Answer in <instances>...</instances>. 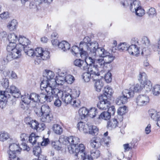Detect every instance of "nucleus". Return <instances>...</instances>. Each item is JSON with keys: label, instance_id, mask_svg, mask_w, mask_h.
<instances>
[{"label": "nucleus", "instance_id": "obj_51", "mask_svg": "<svg viewBox=\"0 0 160 160\" xmlns=\"http://www.w3.org/2000/svg\"><path fill=\"white\" fill-rule=\"evenodd\" d=\"M82 77L84 81L86 82H89L92 79V74L88 72L84 73L82 74Z\"/></svg>", "mask_w": 160, "mask_h": 160}, {"label": "nucleus", "instance_id": "obj_16", "mask_svg": "<svg viewBox=\"0 0 160 160\" xmlns=\"http://www.w3.org/2000/svg\"><path fill=\"white\" fill-rule=\"evenodd\" d=\"M47 93V94L46 95L43 93H41L39 96V98L40 101L41 100L42 102H45L46 101L48 102H51L53 99L54 96L55 97V95L52 92L51 90H49V92H47L46 91Z\"/></svg>", "mask_w": 160, "mask_h": 160}, {"label": "nucleus", "instance_id": "obj_60", "mask_svg": "<svg viewBox=\"0 0 160 160\" xmlns=\"http://www.w3.org/2000/svg\"><path fill=\"white\" fill-rule=\"evenodd\" d=\"M91 154L92 157L94 158H97L100 156V151L96 149L92 150L91 152Z\"/></svg>", "mask_w": 160, "mask_h": 160}, {"label": "nucleus", "instance_id": "obj_28", "mask_svg": "<svg viewBox=\"0 0 160 160\" xmlns=\"http://www.w3.org/2000/svg\"><path fill=\"white\" fill-rule=\"evenodd\" d=\"M111 117V115L109 112L107 111H104L101 113L98 119L100 120H108Z\"/></svg>", "mask_w": 160, "mask_h": 160}, {"label": "nucleus", "instance_id": "obj_58", "mask_svg": "<svg viewBox=\"0 0 160 160\" xmlns=\"http://www.w3.org/2000/svg\"><path fill=\"white\" fill-rule=\"evenodd\" d=\"M21 98L23 103L28 104L31 102V99L30 98V95H29L28 94L27 95H25L24 96H22Z\"/></svg>", "mask_w": 160, "mask_h": 160}, {"label": "nucleus", "instance_id": "obj_40", "mask_svg": "<svg viewBox=\"0 0 160 160\" xmlns=\"http://www.w3.org/2000/svg\"><path fill=\"white\" fill-rule=\"evenodd\" d=\"M65 82H66L65 77L58 76L57 77L56 79H55V82L53 83H54L53 86L55 85L56 84L58 85H62Z\"/></svg>", "mask_w": 160, "mask_h": 160}, {"label": "nucleus", "instance_id": "obj_46", "mask_svg": "<svg viewBox=\"0 0 160 160\" xmlns=\"http://www.w3.org/2000/svg\"><path fill=\"white\" fill-rule=\"evenodd\" d=\"M86 57L84 58H82L85 59V62L87 64V67H88V65L89 66L90 65H92L93 63H95V59H93L92 58L89 57Z\"/></svg>", "mask_w": 160, "mask_h": 160}, {"label": "nucleus", "instance_id": "obj_2", "mask_svg": "<svg viewBox=\"0 0 160 160\" xmlns=\"http://www.w3.org/2000/svg\"><path fill=\"white\" fill-rule=\"evenodd\" d=\"M52 92L55 95V97L61 98L62 101L66 104L71 103L73 99L71 94L68 93H64L58 88L54 89Z\"/></svg>", "mask_w": 160, "mask_h": 160}, {"label": "nucleus", "instance_id": "obj_12", "mask_svg": "<svg viewBox=\"0 0 160 160\" xmlns=\"http://www.w3.org/2000/svg\"><path fill=\"white\" fill-rule=\"evenodd\" d=\"M34 110L37 115H41L43 114H50L51 112V109L49 106L46 104L42 105L41 108L35 107Z\"/></svg>", "mask_w": 160, "mask_h": 160}, {"label": "nucleus", "instance_id": "obj_11", "mask_svg": "<svg viewBox=\"0 0 160 160\" xmlns=\"http://www.w3.org/2000/svg\"><path fill=\"white\" fill-rule=\"evenodd\" d=\"M51 42L53 45L55 46L58 45V47L64 51L69 50L70 48V44L65 41L59 42L57 39H54L52 40Z\"/></svg>", "mask_w": 160, "mask_h": 160}, {"label": "nucleus", "instance_id": "obj_59", "mask_svg": "<svg viewBox=\"0 0 160 160\" xmlns=\"http://www.w3.org/2000/svg\"><path fill=\"white\" fill-rule=\"evenodd\" d=\"M65 77L66 82L68 84H72L74 80V77L70 75H67Z\"/></svg>", "mask_w": 160, "mask_h": 160}, {"label": "nucleus", "instance_id": "obj_48", "mask_svg": "<svg viewBox=\"0 0 160 160\" xmlns=\"http://www.w3.org/2000/svg\"><path fill=\"white\" fill-rule=\"evenodd\" d=\"M152 92L155 96H158L160 94V85L157 84L153 88Z\"/></svg>", "mask_w": 160, "mask_h": 160}, {"label": "nucleus", "instance_id": "obj_20", "mask_svg": "<svg viewBox=\"0 0 160 160\" xmlns=\"http://www.w3.org/2000/svg\"><path fill=\"white\" fill-rule=\"evenodd\" d=\"M126 108L125 106H124L122 107H120L118 108L117 110L118 115L116 116L117 118L119 120L120 123L123 120V117L122 116L126 113Z\"/></svg>", "mask_w": 160, "mask_h": 160}, {"label": "nucleus", "instance_id": "obj_42", "mask_svg": "<svg viewBox=\"0 0 160 160\" xmlns=\"http://www.w3.org/2000/svg\"><path fill=\"white\" fill-rule=\"evenodd\" d=\"M88 115L92 118L95 117L98 113L97 109L94 107L91 108L89 110H88Z\"/></svg>", "mask_w": 160, "mask_h": 160}, {"label": "nucleus", "instance_id": "obj_61", "mask_svg": "<svg viewBox=\"0 0 160 160\" xmlns=\"http://www.w3.org/2000/svg\"><path fill=\"white\" fill-rule=\"evenodd\" d=\"M90 41L91 39L89 37H86L83 39V42H81L80 43V46L81 45L82 43H83V46H84V47H83L84 48H85L86 47H87V44L90 42Z\"/></svg>", "mask_w": 160, "mask_h": 160}, {"label": "nucleus", "instance_id": "obj_45", "mask_svg": "<svg viewBox=\"0 0 160 160\" xmlns=\"http://www.w3.org/2000/svg\"><path fill=\"white\" fill-rule=\"evenodd\" d=\"M30 98L32 102H40L39 95L35 93H32L30 95Z\"/></svg>", "mask_w": 160, "mask_h": 160}, {"label": "nucleus", "instance_id": "obj_1", "mask_svg": "<svg viewBox=\"0 0 160 160\" xmlns=\"http://www.w3.org/2000/svg\"><path fill=\"white\" fill-rule=\"evenodd\" d=\"M45 76L41 83V88L42 90L44 89L45 91L49 92V90L52 92L54 88L52 87L55 82V79H54L55 76L54 73L52 71L46 70L44 73Z\"/></svg>", "mask_w": 160, "mask_h": 160}, {"label": "nucleus", "instance_id": "obj_50", "mask_svg": "<svg viewBox=\"0 0 160 160\" xmlns=\"http://www.w3.org/2000/svg\"><path fill=\"white\" fill-rule=\"evenodd\" d=\"M9 138L8 134L5 132H0V141H4Z\"/></svg>", "mask_w": 160, "mask_h": 160}, {"label": "nucleus", "instance_id": "obj_18", "mask_svg": "<svg viewBox=\"0 0 160 160\" xmlns=\"http://www.w3.org/2000/svg\"><path fill=\"white\" fill-rule=\"evenodd\" d=\"M122 122L120 123L119 120L115 117L114 118H112L109 122L107 123V127L111 129H114L117 127L120 128L122 124Z\"/></svg>", "mask_w": 160, "mask_h": 160}, {"label": "nucleus", "instance_id": "obj_52", "mask_svg": "<svg viewBox=\"0 0 160 160\" xmlns=\"http://www.w3.org/2000/svg\"><path fill=\"white\" fill-rule=\"evenodd\" d=\"M10 52L16 59L19 58L21 55V51L19 49H18L17 48H14Z\"/></svg>", "mask_w": 160, "mask_h": 160}, {"label": "nucleus", "instance_id": "obj_49", "mask_svg": "<svg viewBox=\"0 0 160 160\" xmlns=\"http://www.w3.org/2000/svg\"><path fill=\"white\" fill-rule=\"evenodd\" d=\"M143 88V83L140 82V84H137L135 85L133 88L134 90H133L131 88L129 90H131L133 91V92H138L141 91Z\"/></svg>", "mask_w": 160, "mask_h": 160}, {"label": "nucleus", "instance_id": "obj_5", "mask_svg": "<svg viewBox=\"0 0 160 160\" xmlns=\"http://www.w3.org/2000/svg\"><path fill=\"white\" fill-rule=\"evenodd\" d=\"M97 56L103 58L105 63H109L114 59V57L103 49H99L97 51Z\"/></svg>", "mask_w": 160, "mask_h": 160}, {"label": "nucleus", "instance_id": "obj_27", "mask_svg": "<svg viewBox=\"0 0 160 160\" xmlns=\"http://www.w3.org/2000/svg\"><path fill=\"white\" fill-rule=\"evenodd\" d=\"M132 2V3H131L130 8L132 12H134L136 9L141 6V4L140 2L138 0H133Z\"/></svg>", "mask_w": 160, "mask_h": 160}, {"label": "nucleus", "instance_id": "obj_8", "mask_svg": "<svg viewBox=\"0 0 160 160\" xmlns=\"http://www.w3.org/2000/svg\"><path fill=\"white\" fill-rule=\"evenodd\" d=\"M79 142V139L78 138L73 137L72 145L69 146L68 148L69 152L71 154H73L74 155H76L77 153H78L79 152L76 151V150L77 149L79 150L80 149L81 145H83L82 144H81L79 146L77 145Z\"/></svg>", "mask_w": 160, "mask_h": 160}, {"label": "nucleus", "instance_id": "obj_31", "mask_svg": "<svg viewBox=\"0 0 160 160\" xmlns=\"http://www.w3.org/2000/svg\"><path fill=\"white\" fill-rule=\"evenodd\" d=\"M18 23L16 20L13 19L8 24L7 27L11 31L15 30L17 28Z\"/></svg>", "mask_w": 160, "mask_h": 160}, {"label": "nucleus", "instance_id": "obj_32", "mask_svg": "<svg viewBox=\"0 0 160 160\" xmlns=\"http://www.w3.org/2000/svg\"><path fill=\"white\" fill-rule=\"evenodd\" d=\"M40 139H42V137L40 138L39 136H35L34 133H32L29 137V141L32 145L35 144L36 142H39L38 140Z\"/></svg>", "mask_w": 160, "mask_h": 160}, {"label": "nucleus", "instance_id": "obj_14", "mask_svg": "<svg viewBox=\"0 0 160 160\" xmlns=\"http://www.w3.org/2000/svg\"><path fill=\"white\" fill-rule=\"evenodd\" d=\"M90 52L93 53L94 55L97 56V51L99 49H103L102 48L98 47V43L96 41L90 42L87 45L85 48Z\"/></svg>", "mask_w": 160, "mask_h": 160}, {"label": "nucleus", "instance_id": "obj_30", "mask_svg": "<svg viewBox=\"0 0 160 160\" xmlns=\"http://www.w3.org/2000/svg\"><path fill=\"white\" fill-rule=\"evenodd\" d=\"M18 42L20 45L24 47H28L29 43V40L24 37H21L18 39Z\"/></svg>", "mask_w": 160, "mask_h": 160}, {"label": "nucleus", "instance_id": "obj_9", "mask_svg": "<svg viewBox=\"0 0 160 160\" xmlns=\"http://www.w3.org/2000/svg\"><path fill=\"white\" fill-rule=\"evenodd\" d=\"M149 97L146 94L139 95L135 99L137 105L140 106L146 105L149 103Z\"/></svg>", "mask_w": 160, "mask_h": 160}, {"label": "nucleus", "instance_id": "obj_57", "mask_svg": "<svg viewBox=\"0 0 160 160\" xmlns=\"http://www.w3.org/2000/svg\"><path fill=\"white\" fill-rule=\"evenodd\" d=\"M41 152V149L39 146H38L33 148V152L35 156L38 157L39 155H42Z\"/></svg>", "mask_w": 160, "mask_h": 160}, {"label": "nucleus", "instance_id": "obj_43", "mask_svg": "<svg viewBox=\"0 0 160 160\" xmlns=\"http://www.w3.org/2000/svg\"><path fill=\"white\" fill-rule=\"evenodd\" d=\"M151 47L154 52H157L160 54V38L158 40L157 44H152Z\"/></svg>", "mask_w": 160, "mask_h": 160}, {"label": "nucleus", "instance_id": "obj_36", "mask_svg": "<svg viewBox=\"0 0 160 160\" xmlns=\"http://www.w3.org/2000/svg\"><path fill=\"white\" fill-rule=\"evenodd\" d=\"M103 86L102 81L100 80H98L96 81L94 84V87L96 91L100 92Z\"/></svg>", "mask_w": 160, "mask_h": 160}, {"label": "nucleus", "instance_id": "obj_41", "mask_svg": "<svg viewBox=\"0 0 160 160\" xmlns=\"http://www.w3.org/2000/svg\"><path fill=\"white\" fill-rule=\"evenodd\" d=\"M8 39L10 42L16 43L18 38L17 35L14 33H12L8 35Z\"/></svg>", "mask_w": 160, "mask_h": 160}, {"label": "nucleus", "instance_id": "obj_39", "mask_svg": "<svg viewBox=\"0 0 160 160\" xmlns=\"http://www.w3.org/2000/svg\"><path fill=\"white\" fill-rule=\"evenodd\" d=\"M98 129L96 126L90 124L88 133L92 135H95L98 134Z\"/></svg>", "mask_w": 160, "mask_h": 160}, {"label": "nucleus", "instance_id": "obj_54", "mask_svg": "<svg viewBox=\"0 0 160 160\" xmlns=\"http://www.w3.org/2000/svg\"><path fill=\"white\" fill-rule=\"evenodd\" d=\"M52 147L57 150H60L61 148V145L59 141H52L51 142Z\"/></svg>", "mask_w": 160, "mask_h": 160}, {"label": "nucleus", "instance_id": "obj_62", "mask_svg": "<svg viewBox=\"0 0 160 160\" xmlns=\"http://www.w3.org/2000/svg\"><path fill=\"white\" fill-rule=\"evenodd\" d=\"M118 49L120 51L128 50L127 46L125 42L120 43L118 46Z\"/></svg>", "mask_w": 160, "mask_h": 160}, {"label": "nucleus", "instance_id": "obj_56", "mask_svg": "<svg viewBox=\"0 0 160 160\" xmlns=\"http://www.w3.org/2000/svg\"><path fill=\"white\" fill-rule=\"evenodd\" d=\"M134 12L137 16L139 17L142 16L145 14L144 10L142 8L141 6L136 9Z\"/></svg>", "mask_w": 160, "mask_h": 160}, {"label": "nucleus", "instance_id": "obj_15", "mask_svg": "<svg viewBox=\"0 0 160 160\" xmlns=\"http://www.w3.org/2000/svg\"><path fill=\"white\" fill-rule=\"evenodd\" d=\"M84 47L80 48L77 46H74L72 48L71 51L75 56H77V55L79 54L81 58H84L87 55V53L86 51L84 50Z\"/></svg>", "mask_w": 160, "mask_h": 160}, {"label": "nucleus", "instance_id": "obj_13", "mask_svg": "<svg viewBox=\"0 0 160 160\" xmlns=\"http://www.w3.org/2000/svg\"><path fill=\"white\" fill-rule=\"evenodd\" d=\"M36 56L40 57L43 60H46L49 58L50 53L48 51L43 50L42 48H38L36 49Z\"/></svg>", "mask_w": 160, "mask_h": 160}, {"label": "nucleus", "instance_id": "obj_4", "mask_svg": "<svg viewBox=\"0 0 160 160\" xmlns=\"http://www.w3.org/2000/svg\"><path fill=\"white\" fill-rule=\"evenodd\" d=\"M134 96V92L131 90L126 89L122 92V95L119 96L117 99L116 102L118 105L125 104L127 102L128 99Z\"/></svg>", "mask_w": 160, "mask_h": 160}, {"label": "nucleus", "instance_id": "obj_21", "mask_svg": "<svg viewBox=\"0 0 160 160\" xmlns=\"http://www.w3.org/2000/svg\"><path fill=\"white\" fill-rule=\"evenodd\" d=\"M101 142L102 140L99 137H94L90 140V144L93 148H98L100 146Z\"/></svg>", "mask_w": 160, "mask_h": 160}, {"label": "nucleus", "instance_id": "obj_37", "mask_svg": "<svg viewBox=\"0 0 160 160\" xmlns=\"http://www.w3.org/2000/svg\"><path fill=\"white\" fill-rule=\"evenodd\" d=\"M149 116L152 119L156 120L158 119V116L160 115V112H157L153 109H151L149 111Z\"/></svg>", "mask_w": 160, "mask_h": 160}, {"label": "nucleus", "instance_id": "obj_3", "mask_svg": "<svg viewBox=\"0 0 160 160\" xmlns=\"http://www.w3.org/2000/svg\"><path fill=\"white\" fill-rule=\"evenodd\" d=\"M12 94L15 98H19L21 97V94L19 89L16 87L12 85L9 88H8L4 91H1L0 92V98L4 99V97L7 98L8 95H9V93Z\"/></svg>", "mask_w": 160, "mask_h": 160}, {"label": "nucleus", "instance_id": "obj_25", "mask_svg": "<svg viewBox=\"0 0 160 160\" xmlns=\"http://www.w3.org/2000/svg\"><path fill=\"white\" fill-rule=\"evenodd\" d=\"M78 113L80 118L82 120L85 119L88 115V112L87 108L83 107L79 109Z\"/></svg>", "mask_w": 160, "mask_h": 160}, {"label": "nucleus", "instance_id": "obj_63", "mask_svg": "<svg viewBox=\"0 0 160 160\" xmlns=\"http://www.w3.org/2000/svg\"><path fill=\"white\" fill-rule=\"evenodd\" d=\"M32 128L38 130L39 126V124L36 120H33L29 126Z\"/></svg>", "mask_w": 160, "mask_h": 160}, {"label": "nucleus", "instance_id": "obj_23", "mask_svg": "<svg viewBox=\"0 0 160 160\" xmlns=\"http://www.w3.org/2000/svg\"><path fill=\"white\" fill-rule=\"evenodd\" d=\"M88 71L92 74L94 73H98L100 72H101V68L97 67V65H96L94 63L92 65H90L87 67Z\"/></svg>", "mask_w": 160, "mask_h": 160}, {"label": "nucleus", "instance_id": "obj_44", "mask_svg": "<svg viewBox=\"0 0 160 160\" xmlns=\"http://www.w3.org/2000/svg\"><path fill=\"white\" fill-rule=\"evenodd\" d=\"M152 84L151 82L148 80L144 82L143 83V88L148 92L150 91L152 88Z\"/></svg>", "mask_w": 160, "mask_h": 160}, {"label": "nucleus", "instance_id": "obj_35", "mask_svg": "<svg viewBox=\"0 0 160 160\" xmlns=\"http://www.w3.org/2000/svg\"><path fill=\"white\" fill-rule=\"evenodd\" d=\"M52 129L54 132L56 134L60 135L62 132V128L59 125L54 124L52 127Z\"/></svg>", "mask_w": 160, "mask_h": 160}, {"label": "nucleus", "instance_id": "obj_17", "mask_svg": "<svg viewBox=\"0 0 160 160\" xmlns=\"http://www.w3.org/2000/svg\"><path fill=\"white\" fill-rule=\"evenodd\" d=\"M135 38L132 39L131 42L132 44L128 48V50L130 54L137 56L138 54H139V52L138 48L135 44L136 42H134V41L135 42Z\"/></svg>", "mask_w": 160, "mask_h": 160}, {"label": "nucleus", "instance_id": "obj_7", "mask_svg": "<svg viewBox=\"0 0 160 160\" xmlns=\"http://www.w3.org/2000/svg\"><path fill=\"white\" fill-rule=\"evenodd\" d=\"M99 99V102L97 104V106L100 109L106 110L110 106V99L107 98V97L103 96H100Z\"/></svg>", "mask_w": 160, "mask_h": 160}, {"label": "nucleus", "instance_id": "obj_24", "mask_svg": "<svg viewBox=\"0 0 160 160\" xmlns=\"http://www.w3.org/2000/svg\"><path fill=\"white\" fill-rule=\"evenodd\" d=\"M37 116L41 117L40 120L43 122H49L52 119V116L51 113L43 114L41 115Z\"/></svg>", "mask_w": 160, "mask_h": 160}, {"label": "nucleus", "instance_id": "obj_29", "mask_svg": "<svg viewBox=\"0 0 160 160\" xmlns=\"http://www.w3.org/2000/svg\"><path fill=\"white\" fill-rule=\"evenodd\" d=\"M23 48L25 53L29 57L36 56V54H35L36 51H34L33 49L30 48L28 46L24 47Z\"/></svg>", "mask_w": 160, "mask_h": 160}, {"label": "nucleus", "instance_id": "obj_33", "mask_svg": "<svg viewBox=\"0 0 160 160\" xmlns=\"http://www.w3.org/2000/svg\"><path fill=\"white\" fill-rule=\"evenodd\" d=\"M123 146L124 149V152H127L132 150V148H135L136 146L134 142H131L129 143L124 144Z\"/></svg>", "mask_w": 160, "mask_h": 160}, {"label": "nucleus", "instance_id": "obj_22", "mask_svg": "<svg viewBox=\"0 0 160 160\" xmlns=\"http://www.w3.org/2000/svg\"><path fill=\"white\" fill-rule=\"evenodd\" d=\"M74 64L82 69L86 70L87 69V64L83 60L80 59H77L74 61Z\"/></svg>", "mask_w": 160, "mask_h": 160}, {"label": "nucleus", "instance_id": "obj_55", "mask_svg": "<svg viewBox=\"0 0 160 160\" xmlns=\"http://www.w3.org/2000/svg\"><path fill=\"white\" fill-rule=\"evenodd\" d=\"M16 48V43L9 42V43L7 45V49L8 52H10Z\"/></svg>", "mask_w": 160, "mask_h": 160}, {"label": "nucleus", "instance_id": "obj_19", "mask_svg": "<svg viewBox=\"0 0 160 160\" xmlns=\"http://www.w3.org/2000/svg\"><path fill=\"white\" fill-rule=\"evenodd\" d=\"M89 125V124H85L82 122H80L78 124L77 127L80 131L83 132L85 133H88Z\"/></svg>", "mask_w": 160, "mask_h": 160}, {"label": "nucleus", "instance_id": "obj_34", "mask_svg": "<svg viewBox=\"0 0 160 160\" xmlns=\"http://www.w3.org/2000/svg\"><path fill=\"white\" fill-rule=\"evenodd\" d=\"M147 76L146 73L144 72H140L138 76V79L140 82L143 83L147 81Z\"/></svg>", "mask_w": 160, "mask_h": 160}, {"label": "nucleus", "instance_id": "obj_53", "mask_svg": "<svg viewBox=\"0 0 160 160\" xmlns=\"http://www.w3.org/2000/svg\"><path fill=\"white\" fill-rule=\"evenodd\" d=\"M108 134V132L104 133L103 135L104 138H103V141L104 142L105 144L108 147L109 145V143L111 142V139L109 137H107Z\"/></svg>", "mask_w": 160, "mask_h": 160}, {"label": "nucleus", "instance_id": "obj_47", "mask_svg": "<svg viewBox=\"0 0 160 160\" xmlns=\"http://www.w3.org/2000/svg\"><path fill=\"white\" fill-rule=\"evenodd\" d=\"M141 42L145 48H148L150 45V40L147 37H143L142 39Z\"/></svg>", "mask_w": 160, "mask_h": 160}, {"label": "nucleus", "instance_id": "obj_10", "mask_svg": "<svg viewBox=\"0 0 160 160\" xmlns=\"http://www.w3.org/2000/svg\"><path fill=\"white\" fill-rule=\"evenodd\" d=\"M19 147L17 144L12 143L10 145L9 150L8 152L9 158L13 157L15 160H18V157L16 156V152H20Z\"/></svg>", "mask_w": 160, "mask_h": 160}, {"label": "nucleus", "instance_id": "obj_6", "mask_svg": "<svg viewBox=\"0 0 160 160\" xmlns=\"http://www.w3.org/2000/svg\"><path fill=\"white\" fill-rule=\"evenodd\" d=\"M80 150L77 149L76 151L79 152L78 153L74 156L75 158L82 160H93V158L91 155L88 154L85 151V148L84 145H81Z\"/></svg>", "mask_w": 160, "mask_h": 160}, {"label": "nucleus", "instance_id": "obj_64", "mask_svg": "<svg viewBox=\"0 0 160 160\" xmlns=\"http://www.w3.org/2000/svg\"><path fill=\"white\" fill-rule=\"evenodd\" d=\"M104 79L105 81L107 83L111 82L112 80V74L111 73L108 72L106 73L104 76Z\"/></svg>", "mask_w": 160, "mask_h": 160}, {"label": "nucleus", "instance_id": "obj_26", "mask_svg": "<svg viewBox=\"0 0 160 160\" xmlns=\"http://www.w3.org/2000/svg\"><path fill=\"white\" fill-rule=\"evenodd\" d=\"M113 91L112 88L109 86H106L104 88L103 91V94L100 96H103L107 97V98L110 99L111 96Z\"/></svg>", "mask_w": 160, "mask_h": 160}, {"label": "nucleus", "instance_id": "obj_38", "mask_svg": "<svg viewBox=\"0 0 160 160\" xmlns=\"http://www.w3.org/2000/svg\"><path fill=\"white\" fill-rule=\"evenodd\" d=\"M94 63L97 65V67L101 68V71L102 72V68L104 66V64L105 63L103 59H95V63Z\"/></svg>", "mask_w": 160, "mask_h": 160}]
</instances>
